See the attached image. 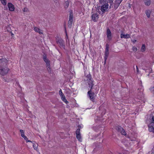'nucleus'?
<instances>
[{
  "instance_id": "nucleus-2",
  "label": "nucleus",
  "mask_w": 154,
  "mask_h": 154,
  "mask_svg": "<svg viewBox=\"0 0 154 154\" xmlns=\"http://www.w3.org/2000/svg\"><path fill=\"white\" fill-rule=\"evenodd\" d=\"M11 61L8 60L6 59H0V74L2 75H5L8 72L9 69L6 66Z\"/></svg>"
},
{
  "instance_id": "nucleus-9",
  "label": "nucleus",
  "mask_w": 154,
  "mask_h": 154,
  "mask_svg": "<svg viewBox=\"0 0 154 154\" xmlns=\"http://www.w3.org/2000/svg\"><path fill=\"white\" fill-rule=\"evenodd\" d=\"M122 0H116L114 5V8L115 9H116L118 8Z\"/></svg>"
},
{
  "instance_id": "nucleus-35",
  "label": "nucleus",
  "mask_w": 154,
  "mask_h": 154,
  "mask_svg": "<svg viewBox=\"0 0 154 154\" xmlns=\"http://www.w3.org/2000/svg\"><path fill=\"white\" fill-rule=\"evenodd\" d=\"M131 41L134 43H135L136 41H137V40L135 39H134V40H131Z\"/></svg>"
},
{
  "instance_id": "nucleus-21",
  "label": "nucleus",
  "mask_w": 154,
  "mask_h": 154,
  "mask_svg": "<svg viewBox=\"0 0 154 154\" xmlns=\"http://www.w3.org/2000/svg\"><path fill=\"white\" fill-rule=\"evenodd\" d=\"M121 131H120V132L122 134L124 135H126V133L125 132V130L123 128L122 129V130H121Z\"/></svg>"
},
{
  "instance_id": "nucleus-6",
  "label": "nucleus",
  "mask_w": 154,
  "mask_h": 154,
  "mask_svg": "<svg viewBox=\"0 0 154 154\" xmlns=\"http://www.w3.org/2000/svg\"><path fill=\"white\" fill-rule=\"evenodd\" d=\"M149 131L150 132L154 133V122H152L148 125Z\"/></svg>"
},
{
  "instance_id": "nucleus-17",
  "label": "nucleus",
  "mask_w": 154,
  "mask_h": 154,
  "mask_svg": "<svg viewBox=\"0 0 154 154\" xmlns=\"http://www.w3.org/2000/svg\"><path fill=\"white\" fill-rule=\"evenodd\" d=\"M76 137L78 140L80 141H82V138L81 134H76Z\"/></svg>"
},
{
  "instance_id": "nucleus-5",
  "label": "nucleus",
  "mask_w": 154,
  "mask_h": 154,
  "mask_svg": "<svg viewBox=\"0 0 154 154\" xmlns=\"http://www.w3.org/2000/svg\"><path fill=\"white\" fill-rule=\"evenodd\" d=\"M43 60L46 63V66L48 70V71L51 70V68L50 67V61L48 60L46 57H44Z\"/></svg>"
},
{
  "instance_id": "nucleus-20",
  "label": "nucleus",
  "mask_w": 154,
  "mask_h": 154,
  "mask_svg": "<svg viewBox=\"0 0 154 154\" xmlns=\"http://www.w3.org/2000/svg\"><path fill=\"white\" fill-rule=\"evenodd\" d=\"M61 99L62 100L65 102L67 104L68 103V102L67 101L65 97H61Z\"/></svg>"
},
{
  "instance_id": "nucleus-14",
  "label": "nucleus",
  "mask_w": 154,
  "mask_h": 154,
  "mask_svg": "<svg viewBox=\"0 0 154 154\" xmlns=\"http://www.w3.org/2000/svg\"><path fill=\"white\" fill-rule=\"evenodd\" d=\"M2 4L4 6H6L7 4V0H0Z\"/></svg>"
},
{
  "instance_id": "nucleus-23",
  "label": "nucleus",
  "mask_w": 154,
  "mask_h": 154,
  "mask_svg": "<svg viewBox=\"0 0 154 154\" xmlns=\"http://www.w3.org/2000/svg\"><path fill=\"white\" fill-rule=\"evenodd\" d=\"M99 2L101 4H104V3H106L107 2L106 0H99Z\"/></svg>"
},
{
  "instance_id": "nucleus-25",
  "label": "nucleus",
  "mask_w": 154,
  "mask_h": 154,
  "mask_svg": "<svg viewBox=\"0 0 154 154\" xmlns=\"http://www.w3.org/2000/svg\"><path fill=\"white\" fill-rule=\"evenodd\" d=\"M20 131L21 134V136L22 137L25 136L24 134V131H23V130H20Z\"/></svg>"
},
{
  "instance_id": "nucleus-38",
  "label": "nucleus",
  "mask_w": 154,
  "mask_h": 154,
  "mask_svg": "<svg viewBox=\"0 0 154 154\" xmlns=\"http://www.w3.org/2000/svg\"><path fill=\"white\" fill-rule=\"evenodd\" d=\"M78 127L79 128H81V126H80V125H79L78 126Z\"/></svg>"
},
{
  "instance_id": "nucleus-37",
  "label": "nucleus",
  "mask_w": 154,
  "mask_h": 154,
  "mask_svg": "<svg viewBox=\"0 0 154 154\" xmlns=\"http://www.w3.org/2000/svg\"><path fill=\"white\" fill-rule=\"evenodd\" d=\"M136 68H137V71H138V67L137 66H136Z\"/></svg>"
},
{
  "instance_id": "nucleus-16",
  "label": "nucleus",
  "mask_w": 154,
  "mask_h": 154,
  "mask_svg": "<svg viewBox=\"0 0 154 154\" xmlns=\"http://www.w3.org/2000/svg\"><path fill=\"white\" fill-rule=\"evenodd\" d=\"M145 4L147 6H149L150 4V0H144Z\"/></svg>"
},
{
  "instance_id": "nucleus-36",
  "label": "nucleus",
  "mask_w": 154,
  "mask_h": 154,
  "mask_svg": "<svg viewBox=\"0 0 154 154\" xmlns=\"http://www.w3.org/2000/svg\"><path fill=\"white\" fill-rule=\"evenodd\" d=\"M152 120L153 121H154V116H153L152 117Z\"/></svg>"
},
{
  "instance_id": "nucleus-30",
  "label": "nucleus",
  "mask_w": 154,
  "mask_h": 154,
  "mask_svg": "<svg viewBox=\"0 0 154 154\" xmlns=\"http://www.w3.org/2000/svg\"><path fill=\"white\" fill-rule=\"evenodd\" d=\"M109 2L110 4V5L109 6L110 8H111V6H112V4L113 3V0H109Z\"/></svg>"
},
{
  "instance_id": "nucleus-26",
  "label": "nucleus",
  "mask_w": 154,
  "mask_h": 154,
  "mask_svg": "<svg viewBox=\"0 0 154 154\" xmlns=\"http://www.w3.org/2000/svg\"><path fill=\"white\" fill-rule=\"evenodd\" d=\"M150 90L151 92L154 95V86L151 87Z\"/></svg>"
},
{
  "instance_id": "nucleus-10",
  "label": "nucleus",
  "mask_w": 154,
  "mask_h": 154,
  "mask_svg": "<svg viewBox=\"0 0 154 154\" xmlns=\"http://www.w3.org/2000/svg\"><path fill=\"white\" fill-rule=\"evenodd\" d=\"M106 35L107 38L109 39L110 40L111 39L112 37L111 32L109 29H107Z\"/></svg>"
},
{
  "instance_id": "nucleus-3",
  "label": "nucleus",
  "mask_w": 154,
  "mask_h": 154,
  "mask_svg": "<svg viewBox=\"0 0 154 154\" xmlns=\"http://www.w3.org/2000/svg\"><path fill=\"white\" fill-rule=\"evenodd\" d=\"M4 8L5 9H8L9 11L11 12L14 11L15 9L14 5L11 2H8L7 3V7L5 6Z\"/></svg>"
},
{
  "instance_id": "nucleus-8",
  "label": "nucleus",
  "mask_w": 154,
  "mask_h": 154,
  "mask_svg": "<svg viewBox=\"0 0 154 154\" xmlns=\"http://www.w3.org/2000/svg\"><path fill=\"white\" fill-rule=\"evenodd\" d=\"M91 17L92 20L94 22L97 21L98 19V15L97 14L95 13L92 15Z\"/></svg>"
},
{
  "instance_id": "nucleus-7",
  "label": "nucleus",
  "mask_w": 154,
  "mask_h": 154,
  "mask_svg": "<svg viewBox=\"0 0 154 154\" xmlns=\"http://www.w3.org/2000/svg\"><path fill=\"white\" fill-rule=\"evenodd\" d=\"M109 45L106 44V48L105 49V59L106 60L108 57V56L109 54Z\"/></svg>"
},
{
  "instance_id": "nucleus-34",
  "label": "nucleus",
  "mask_w": 154,
  "mask_h": 154,
  "mask_svg": "<svg viewBox=\"0 0 154 154\" xmlns=\"http://www.w3.org/2000/svg\"><path fill=\"white\" fill-rule=\"evenodd\" d=\"M10 30H11L10 28V27H9L8 26V27H7V30L8 31L10 32Z\"/></svg>"
},
{
  "instance_id": "nucleus-29",
  "label": "nucleus",
  "mask_w": 154,
  "mask_h": 154,
  "mask_svg": "<svg viewBox=\"0 0 154 154\" xmlns=\"http://www.w3.org/2000/svg\"><path fill=\"white\" fill-rule=\"evenodd\" d=\"M23 11L24 12H27L28 11V9L26 8H24L23 10Z\"/></svg>"
},
{
  "instance_id": "nucleus-28",
  "label": "nucleus",
  "mask_w": 154,
  "mask_h": 154,
  "mask_svg": "<svg viewBox=\"0 0 154 154\" xmlns=\"http://www.w3.org/2000/svg\"><path fill=\"white\" fill-rule=\"evenodd\" d=\"M59 94L60 96H63V94L62 91L61 90H60L59 91Z\"/></svg>"
},
{
  "instance_id": "nucleus-19",
  "label": "nucleus",
  "mask_w": 154,
  "mask_h": 154,
  "mask_svg": "<svg viewBox=\"0 0 154 154\" xmlns=\"http://www.w3.org/2000/svg\"><path fill=\"white\" fill-rule=\"evenodd\" d=\"M33 146L35 150H37L38 149V144L36 143H33Z\"/></svg>"
},
{
  "instance_id": "nucleus-15",
  "label": "nucleus",
  "mask_w": 154,
  "mask_h": 154,
  "mask_svg": "<svg viewBox=\"0 0 154 154\" xmlns=\"http://www.w3.org/2000/svg\"><path fill=\"white\" fill-rule=\"evenodd\" d=\"M34 30L37 32H38L40 34H42V32L39 28L37 27H35L34 28Z\"/></svg>"
},
{
  "instance_id": "nucleus-31",
  "label": "nucleus",
  "mask_w": 154,
  "mask_h": 154,
  "mask_svg": "<svg viewBox=\"0 0 154 154\" xmlns=\"http://www.w3.org/2000/svg\"><path fill=\"white\" fill-rule=\"evenodd\" d=\"M95 97H89V99L91 100L93 102H94V100L95 99Z\"/></svg>"
},
{
  "instance_id": "nucleus-18",
  "label": "nucleus",
  "mask_w": 154,
  "mask_h": 154,
  "mask_svg": "<svg viewBox=\"0 0 154 154\" xmlns=\"http://www.w3.org/2000/svg\"><path fill=\"white\" fill-rule=\"evenodd\" d=\"M146 48L145 45L144 44H143L142 45L141 48V51L142 52H144L146 50Z\"/></svg>"
},
{
  "instance_id": "nucleus-27",
  "label": "nucleus",
  "mask_w": 154,
  "mask_h": 154,
  "mask_svg": "<svg viewBox=\"0 0 154 154\" xmlns=\"http://www.w3.org/2000/svg\"><path fill=\"white\" fill-rule=\"evenodd\" d=\"M76 134H80V128H78L76 132Z\"/></svg>"
},
{
  "instance_id": "nucleus-22",
  "label": "nucleus",
  "mask_w": 154,
  "mask_h": 154,
  "mask_svg": "<svg viewBox=\"0 0 154 154\" xmlns=\"http://www.w3.org/2000/svg\"><path fill=\"white\" fill-rule=\"evenodd\" d=\"M123 128H122V127L120 126H118L116 127V129L117 130V131L119 132H120V131H121V130H122Z\"/></svg>"
},
{
  "instance_id": "nucleus-24",
  "label": "nucleus",
  "mask_w": 154,
  "mask_h": 154,
  "mask_svg": "<svg viewBox=\"0 0 154 154\" xmlns=\"http://www.w3.org/2000/svg\"><path fill=\"white\" fill-rule=\"evenodd\" d=\"M23 137L24 138V140H26V142H30L31 143L32 142L30 140H28L26 136H24V137Z\"/></svg>"
},
{
  "instance_id": "nucleus-1",
  "label": "nucleus",
  "mask_w": 154,
  "mask_h": 154,
  "mask_svg": "<svg viewBox=\"0 0 154 154\" xmlns=\"http://www.w3.org/2000/svg\"><path fill=\"white\" fill-rule=\"evenodd\" d=\"M85 80L86 83H88L89 88H90V90L88 92L89 96H93L94 95L95 93H96L97 91V87L94 86L93 81L91 78L90 74L88 75L85 79Z\"/></svg>"
},
{
  "instance_id": "nucleus-11",
  "label": "nucleus",
  "mask_w": 154,
  "mask_h": 154,
  "mask_svg": "<svg viewBox=\"0 0 154 154\" xmlns=\"http://www.w3.org/2000/svg\"><path fill=\"white\" fill-rule=\"evenodd\" d=\"M120 37L121 38H128L130 37V35L128 34H125L122 33L121 34Z\"/></svg>"
},
{
  "instance_id": "nucleus-32",
  "label": "nucleus",
  "mask_w": 154,
  "mask_h": 154,
  "mask_svg": "<svg viewBox=\"0 0 154 154\" xmlns=\"http://www.w3.org/2000/svg\"><path fill=\"white\" fill-rule=\"evenodd\" d=\"M133 50L134 51H137V48L135 47H133L132 48Z\"/></svg>"
},
{
  "instance_id": "nucleus-33",
  "label": "nucleus",
  "mask_w": 154,
  "mask_h": 154,
  "mask_svg": "<svg viewBox=\"0 0 154 154\" xmlns=\"http://www.w3.org/2000/svg\"><path fill=\"white\" fill-rule=\"evenodd\" d=\"M65 3L66 4V6L65 7L66 8H67L68 7V6L69 5V2L68 1H67Z\"/></svg>"
},
{
  "instance_id": "nucleus-4",
  "label": "nucleus",
  "mask_w": 154,
  "mask_h": 154,
  "mask_svg": "<svg viewBox=\"0 0 154 154\" xmlns=\"http://www.w3.org/2000/svg\"><path fill=\"white\" fill-rule=\"evenodd\" d=\"M101 6V10L103 12H104L107 11L109 8V5L108 2L106 3H104Z\"/></svg>"
},
{
  "instance_id": "nucleus-13",
  "label": "nucleus",
  "mask_w": 154,
  "mask_h": 154,
  "mask_svg": "<svg viewBox=\"0 0 154 154\" xmlns=\"http://www.w3.org/2000/svg\"><path fill=\"white\" fill-rule=\"evenodd\" d=\"M72 21L73 16L72 14H70L69 17V23L70 24H72Z\"/></svg>"
},
{
  "instance_id": "nucleus-12",
  "label": "nucleus",
  "mask_w": 154,
  "mask_h": 154,
  "mask_svg": "<svg viewBox=\"0 0 154 154\" xmlns=\"http://www.w3.org/2000/svg\"><path fill=\"white\" fill-rule=\"evenodd\" d=\"M152 11L150 10H146L145 11V13L147 17L149 18L150 16V14L151 13Z\"/></svg>"
}]
</instances>
